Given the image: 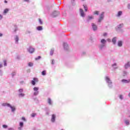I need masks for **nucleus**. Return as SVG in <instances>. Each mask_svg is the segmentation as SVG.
I'll list each match as a JSON object with an SVG mask.
<instances>
[{
	"mask_svg": "<svg viewBox=\"0 0 130 130\" xmlns=\"http://www.w3.org/2000/svg\"><path fill=\"white\" fill-rule=\"evenodd\" d=\"M46 115H49V112H47V113H46Z\"/></svg>",
	"mask_w": 130,
	"mask_h": 130,
	"instance_id": "nucleus-61",
	"label": "nucleus"
},
{
	"mask_svg": "<svg viewBox=\"0 0 130 130\" xmlns=\"http://www.w3.org/2000/svg\"><path fill=\"white\" fill-rule=\"evenodd\" d=\"M123 44V42H122V41L121 40L118 41L117 46H118V47H122Z\"/></svg>",
	"mask_w": 130,
	"mask_h": 130,
	"instance_id": "nucleus-15",
	"label": "nucleus"
},
{
	"mask_svg": "<svg viewBox=\"0 0 130 130\" xmlns=\"http://www.w3.org/2000/svg\"><path fill=\"white\" fill-rule=\"evenodd\" d=\"M123 26H124L123 23H121V24H119L117 26V30H120L121 29V28L123 27Z\"/></svg>",
	"mask_w": 130,
	"mask_h": 130,
	"instance_id": "nucleus-20",
	"label": "nucleus"
},
{
	"mask_svg": "<svg viewBox=\"0 0 130 130\" xmlns=\"http://www.w3.org/2000/svg\"><path fill=\"white\" fill-rule=\"evenodd\" d=\"M107 35H108V34H107V32H104L103 34V36L104 37H106V36H107Z\"/></svg>",
	"mask_w": 130,
	"mask_h": 130,
	"instance_id": "nucleus-43",
	"label": "nucleus"
},
{
	"mask_svg": "<svg viewBox=\"0 0 130 130\" xmlns=\"http://www.w3.org/2000/svg\"><path fill=\"white\" fill-rule=\"evenodd\" d=\"M39 87H35L34 88V91H35L33 93L34 96H37L39 94Z\"/></svg>",
	"mask_w": 130,
	"mask_h": 130,
	"instance_id": "nucleus-6",
	"label": "nucleus"
},
{
	"mask_svg": "<svg viewBox=\"0 0 130 130\" xmlns=\"http://www.w3.org/2000/svg\"><path fill=\"white\" fill-rule=\"evenodd\" d=\"M3 18H4V16H3V15L0 14V21L3 20Z\"/></svg>",
	"mask_w": 130,
	"mask_h": 130,
	"instance_id": "nucleus-49",
	"label": "nucleus"
},
{
	"mask_svg": "<svg viewBox=\"0 0 130 130\" xmlns=\"http://www.w3.org/2000/svg\"><path fill=\"white\" fill-rule=\"evenodd\" d=\"M48 103L49 105H52V101L50 98L48 99Z\"/></svg>",
	"mask_w": 130,
	"mask_h": 130,
	"instance_id": "nucleus-27",
	"label": "nucleus"
},
{
	"mask_svg": "<svg viewBox=\"0 0 130 130\" xmlns=\"http://www.w3.org/2000/svg\"><path fill=\"white\" fill-rule=\"evenodd\" d=\"M122 16V11H119L117 12V14L116 15V17L117 18H120Z\"/></svg>",
	"mask_w": 130,
	"mask_h": 130,
	"instance_id": "nucleus-14",
	"label": "nucleus"
},
{
	"mask_svg": "<svg viewBox=\"0 0 130 130\" xmlns=\"http://www.w3.org/2000/svg\"><path fill=\"white\" fill-rule=\"evenodd\" d=\"M122 83H123V84H128L130 83V79H122L121 80Z\"/></svg>",
	"mask_w": 130,
	"mask_h": 130,
	"instance_id": "nucleus-16",
	"label": "nucleus"
},
{
	"mask_svg": "<svg viewBox=\"0 0 130 130\" xmlns=\"http://www.w3.org/2000/svg\"><path fill=\"white\" fill-rule=\"evenodd\" d=\"M119 98L121 100H122V99H123V96H122V95H120Z\"/></svg>",
	"mask_w": 130,
	"mask_h": 130,
	"instance_id": "nucleus-50",
	"label": "nucleus"
},
{
	"mask_svg": "<svg viewBox=\"0 0 130 130\" xmlns=\"http://www.w3.org/2000/svg\"><path fill=\"white\" fill-rule=\"evenodd\" d=\"M51 64H54V59H52L51 60Z\"/></svg>",
	"mask_w": 130,
	"mask_h": 130,
	"instance_id": "nucleus-46",
	"label": "nucleus"
},
{
	"mask_svg": "<svg viewBox=\"0 0 130 130\" xmlns=\"http://www.w3.org/2000/svg\"><path fill=\"white\" fill-rule=\"evenodd\" d=\"M105 15V12H102L99 15V19L98 20V23H101L103 20H104V17Z\"/></svg>",
	"mask_w": 130,
	"mask_h": 130,
	"instance_id": "nucleus-3",
	"label": "nucleus"
},
{
	"mask_svg": "<svg viewBox=\"0 0 130 130\" xmlns=\"http://www.w3.org/2000/svg\"><path fill=\"white\" fill-rule=\"evenodd\" d=\"M117 37H113L112 39V43H113V45H116V43L117 42Z\"/></svg>",
	"mask_w": 130,
	"mask_h": 130,
	"instance_id": "nucleus-11",
	"label": "nucleus"
},
{
	"mask_svg": "<svg viewBox=\"0 0 130 130\" xmlns=\"http://www.w3.org/2000/svg\"><path fill=\"white\" fill-rule=\"evenodd\" d=\"M127 75V72L126 71H123V77H125Z\"/></svg>",
	"mask_w": 130,
	"mask_h": 130,
	"instance_id": "nucleus-36",
	"label": "nucleus"
},
{
	"mask_svg": "<svg viewBox=\"0 0 130 130\" xmlns=\"http://www.w3.org/2000/svg\"><path fill=\"white\" fill-rule=\"evenodd\" d=\"M3 68V65L2 64H0V68Z\"/></svg>",
	"mask_w": 130,
	"mask_h": 130,
	"instance_id": "nucleus-60",
	"label": "nucleus"
},
{
	"mask_svg": "<svg viewBox=\"0 0 130 130\" xmlns=\"http://www.w3.org/2000/svg\"><path fill=\"white\" fill-rule=\"evenodd\" d=\"M4 3H5V4H8V1H7L6 0H5V1H4Z\"/></svg>",
	"mask_w": 130,
	"mask_h": 130,
	"instance_id": "nucleus-59",
	"label": "nucleus"
},
{
	"mask_svg": "<svg viewBox=\"0 0 130 130\" xmlns=\"http://www.w3.org/2000/svg\"><path fill=\"white\" fill-rule=\"evenodd\" d=\"M106 41H108V42H112V40L110 39H107Z\"/></svg>",
	"mask_w": 130,
	"mask_h": 130,
	"instance_id": "nucleus-45",
	"label": "nucleus"
},
{
	"mask_svg": "<svg viewBox=\"0 0 130 130\" xmlns=\"http://www.w3.org/2000/svg\"><path fill=\"white\" fill-rule=\"evenodd\" d=\"M14 40L15 41V44H19V36L17 35H16L14 36Z\"/></svg>",
	"mask_w": 130,
	"mask_h": 130,
	"instance_id": "nucleus-13",
	"label": "nucleus"
},
{
	"mask_svg": "<svg viewBox=\"0 0 130 130\" xmlns=\"http://www.w3.org/2000/svg\"><path fill=\"white\" fill-rule=\"evenodd\" d=\"M14 32H17V31H18V26H17L16 25H14Z\"/></svg>",
	"mask_w": 130,
	"mask_h": 130,
	"instance_id": "nucleus-30",
	"label": "nucleus"
},
{
	"mask_svg": "<svg viewBox=\"0 0 130 130\" xmlns=\"http://www.w3.org/2000/svg\"><path fill=\"white\" fill-rule=\"evenodd\" d=\"M130 67V63L129 62H127L126 64H125L124 65V68L125 69H128V68H129Z\"/></svg>",
	"mask_w": 130,
	"mask_h": 130,
	"instance_id": "nucleus-23",
	"label": "nucleus"
},
{
	"mask_svg": "<svg viewBox=\"0 0 130 130\" xmlns=\"http://www.w3.org/2000/svg\"><path fill=\"white\" fill-rule=\"evenodd\" d=\"M22 120H23V121H26V118L24 117H22Z\"/></svg>",
	"mask_w": 130,
	"mask_h": 130,
	"instance_id": "nucleus-51",
	"label": "nucleus"
},
{
	"mask_svg": "<svg viewBox=\"0 0 130 130\" xmlns=\"http://www.w3.org/2000/svg\"><path fill=\"white\" fill-rule=\"evenodd\" d=\"M101 44L99 45V48L100 51H103L105 48H106V44L107 41L104 39H102L100 41Z\"/></svg>",
	"mask_w": 130,
	"mask_h": 130,
	"instance_id": "nucleus-1",
	"label": "nucleus"
},
{
	"mask_svg": "<svg viewBox=\"0 0 130 130\" xmlns=\"http://www.w3.org/2000/svg\"><path fill=\"white\" fill-rule=\"evenodd\" d=\"M99 13H100V12L98 11H94L93 12V15H96V16H98V15H99Z\"/></svg>",
	"mask_w": 130,
	"mask_h": 130,
	"instance_id": "nucleus-29",
	"label": "nucleus"
},
{
	"mask_svg": "<svg viewBox=\"0 0 130 130\" xmlns=\"http://www.w3.org/2000/svg\"><path fill=\"white\" fill-rule=\"evenodd\" d=\"M108 3H110V2H111V0H108Z\"/></svg>",
	"mask_w": 130,
	"mask_h": 130,
	"instance_id": "nucleus-63",
	"label": "nucleus"
},
{
	"mask_svg": "<svg viewBox=\"0 0 130 130\" xmlns=\"http://www.w3.org/2000/svg\"><path fill=\"white\" fill-rule=\"evenodd\" d=\"M37 30H38V31H42L43 27H42V26H39L37 27Z\"/></svg>",
	"mask_w": 130,
	"mask_h": 130,
	"instance_id": "nucleus-24",
	"label": "nucleus"
},
{
	"mask_svg": "<svg viewBox=\"0 0 130 130\" xmlns=\"http://www.w3.org/2000/svg\"><path fill=\"white\" fill-rule=\"evenodd\" d=\"M34 100L35 102H36V103H39V101L37 99V98H34Z\"/></svg>",
	"mask_w": 130,
	"mask_h": 130,
	"instance_id": "nucleus-38",
	"label": "nucleus"
},
{
	"mask_svg": "<svg viewBox=\"0 0 130 130\" xmlns=\"http://www.w3.org/2000/svg\"><path fill=\"white\" fill-rule=\"evenodd\" d=\"M63 46L65 50H68V49H69V45L68 44V43H64L63 44Z\"/></svg>",
	"mask_w": 130,
	"mask_h": 130,
	"instance_id": "nucleus-19",
	"label": "nucleus"
},
{
	"mask_svg": "<svg viewBox=\"0 0 130 130\" xmlns=\"http://www.w3.org/2000/svg\"><path fill=\"white\" fill-rule=\"evenodd\" d=\"M23 127L20 126L18 127V130H22L23 129L22 128Z\"/></svg>",
	"mask_w": 130,
	"mask_h": 130,
	"instance_id": "nucleus-55",
	"label": "nucleus"
},
{
	"mask_svg": "<svg viewBox=\"0 0 130 130\" xmlns=\"http://www.w3.org/2000/svg\"><path fill=\"white\" fill-rule=\"evenodd\" d=\"M42 76H45L46 75V71L44 70L42 72Z\"/></svg>",
	"mask_w": 130,
	"mask_h": 130,
	"instance_id": "nucleus-33",
	"label": "nucleus"
},
{
	"mask_svg": "<svg viewBox=\"0 0 130 130\" xmlns=\"http://www.w3.org/2000/svg\"><path fill=\"white\" fill-rule=\"evenodd\" d=\"M36 115H37V114L36 113H32L31 114V117H35V116H36Z\"/></svg>",
	"mask_w": 130,
	"mask_h": 130,
	"instance_id": "nucleus-34",
	"label": "nucleus"
},
{
	"mask_svg": "<svg viewBox=\"0 0 130 130\" xmlns=\"http://www.w3.org/2000/svg\"><path fill=\"white\" fill-rule=\"evenodd\" d=\"M91 20H94V16H93V15H88L86 19V22L89 23Z\"/></svg>",
	"mask_w": 130,
	"mask_h": 130,
	"instance_id": "nucleus-9",
	"label": "nucleus"
},
{
	"mask_svg": "<svg viewBox=\"0 0 130 130\" xmlns=\"http://www.w3.org/2000/svg\"><path fill=\"white\" fill-rule=\"evenodd\" d=\"M9 12H10V9L9 8L5 9L3 11V15H7V14H8Z\"/></svg>",
	"mask_w": 130,
	"mask_h": 130,
	"instance_id": "nucleus-21",
	"label": "nucleus"
},
{
	"mask_svg": "<svg viewBox=\"0 0 130 130\" xmlns=\"http://www.w3.org/2000/svg\"><path fill=\"white\" fill-rule=\"evenodd\" d=\"M23 91L24 90L22 88L19 89L18 95L19 98H24V97H25V93H23Z\"/></svg>",
	"mask_w": 130,
	"mask_h": 130,
	"instance_id": "nucleus-4",
	"label": "nucleus"
},
{
	"mask_svg": "<svg viewBox=\"0 0 130 130\" xmlns=\"http://www.w3.org/2000/svg\"><path fill=\"white\" fill-rule=\"evenodd\" d=\"M82 55H84L86 54V52H83L82 53Z\"/></svg>",
	"mask_w": 130,
	"mask_h": 130,
	"instance_id": "nucleus-57",
	"label": "nucleus"
},
{
	"mask_svg": "<svg viewBox=\"0 0 130 130\" xmlns=\"http://www.w3.org/2000/svg\"><path fill=\"white\" fill-rule=\"evenodd\" d=\"M32 33V31L31 30H27L26 31V34H31Z\"/></svg>",
	"mask_w": 130,
	"mask_h": 130,
	"instance_id": "nucleus-39",
	"label": "nucleus"
},
{
	"mask_svg": "<svg viewBox=\"0 0 130 130\" xmlns=\"http://www.w3.org/2000/svg\"><path fill=\"white\" fill-rule=\"evenodd\" d=\"M53 53H54V48H52L51 49L50 52V55L52 56L53 55Z\"/></svg>",
	"mask_w": 130,
	"mask_h": 130,
	"instance_id": "nucleus-25",
	"label": "nucleus"
},
{
	"mask_svg": "<svg viewBox=\"0 0 130 130\" xmlns=\"http://www.w3.org/2000/svg\"><path fill=\"white\" fill-rule=\"evenodd\" d=\"M19 125L20 126H21L23 127V126H24V123L23 122H20Z\"/></svg>",
	"mask_w": 130,
	"mask_h": 130,
	"instance_id": "nucleus-37",
	"label": "nucleus"
},
{
	"mask_svg": "<svg viewBox=\"0 0 130 130\" xmlns=\"http://www.w3.org/2000/svg\"><path fill=\"white\" fill-rule=\"evenodd\" d=\"M91 26H92V29L93 31H97V30L98 29V27H97V25L94 23H91Z\"/></svg>",
	"mask_w": 130,
	"mask_h": 130,
	"instance_id": "nucleus-8",
	"label": "nucleus"
},
{
	"mask_svg": "<svg viewBox=\"0 0 130 130\" xmlns=\"http://www.w3.org/2000/svg\"><path fill=\"white\" fill-rule=\"evenodd\" d=\"M2 105L3 106V107H10L11 106V104L8 103H3Z\"/></svg>",
	"mask_w": 130,
	"mask_h": 130,
	"instance_id": "nucleus-18",
	"label": "nucleus"
},
{
	"mask_svg": "<svg viewBox=\"0 0 130 130\" xmlns=\"http://www.w3.org/2000/svg\"><path fill=\"white\" fill-rule=\"evenodd\" d=\"M0 37H3V34L0 32Z\"/></svg>",
	"mask_w": 130,
	"mask_h": 130,
	"instance_id": "nucleus-58",
	"label": "nucleus"
},
{
	"mask_svg": "<svg viewBox=\"0 0 130 130\" xmlns=\"http://www.w3.org/2000/svg\"><path fill=\"white\" fill-rule=\"evenodd\" d=\"M27 51L29 52V53H33V52L35 51V48L32 47H29V48H27Z\"/></svg>",
	"mask_w": 130,
	"mask_h": 130,
	"instance_id": "nucleus-10",
	"label": "nucleus"
},
{
	"mask_svg": "<svg viewBox=\"0 0 130 130\" xmlns=\"http://www.w3.org/2000/svg\"><path fill=\"white\" fill-rule=\"evenodd\" d=\"M8 130H15V129H14L13 127H10L8 128Z\"/></svg>",
	"mask_w": 130,
	"mask_h": 130,
	"instance_id": "nucleus-54",
	"label": "nucleus"
},
{
	"mask_svg": "<svg viewBox=\"0 0 130 130\" xmlns=\"http://www.w3.org/2000/svg\"><path fill=\"white\" fill-rule=\"evenodd\" d=\"M124 122H125V124H126L127 125H129V120H128L127 119H125L124 120Z\"/></svg>",
	"mask_w": 130,
	"mask_h": 130,
	"instance_id": "nucleus-28",
	"label": "nucleus"
},
{
	"mask_svg": "<svg viewBox=\"0 0 130 130\" xmlns=\"http://www.w3.org/2000/svg\"><path fill=\"white\" fill-rule=\"evenodd\" d=\"M3 128H8V125H3Z\"/></svg>",
	"mask_w": 130,
	"mask_h": 130,
	"instance_id": "nucleus-44",
	"label": "nucleus"
},
{
	"mask_svg": "<svg viewBox=\"0 0 130 130\" xmlns=\"http://www.w3.org/2000/svg\"><path fill=\"white\" fill-rule=\"evenodd\" d=\"M9 108L11 109V112H15V111H16V108L15 106H12V105H10Z\"/></svg>",
	"mask_w": 130,
	"mask_h": 130,
	"instance_id": "nucleus-22",
	"label": "nucleus"
},
{
	"mask_svg": "<svg viewBox=\"0 0 130 130\" xmlns=\"http://www.w3.org/2000/svg\"><path fill=\"white\" fill-rule=\"evenodd\" d=\"M105 80L107 84H108V87H109L111 89V88H112L113 87L112 81H111V79H110V78L108 76H106L105 77Z\"/></svg>",
	"mask_w": 130,
	"mask_h": 130,
	"instance_id": "nucleus-2",
	"label": "nucleus"
},
{
	"mask_svg": "<svg viewBox=\"0 0 130 130\" xmlns=\"http://www.w3.org/2000/svg\"><path fill=\"white\" fill-rule=\"evenodd\" d=\"M28 66V67H33V63L29 62Z\"/></svg>",
	"mask_w": 130,
	"mask_h": 130,
	"instance_id": "nucleus-41",
	"label": "nucleus"
},
{
	"mask_svg": "<svg viewBox=\"0 0 130 130\" xmlns=\"http://www.w3.org/2000/svg\"><path fill=\"white\" fill-rule=\"evenodd\" d=\"M71 4L72 6H76V0H71Z\"/></svg>",
	"mask_w": 130,
	"mask_h": 130,
	"instance_id": "nucleus-31",
	"label": "nucleus"
},
{
	"mask_svg": "<svg viewBox=\"0 0 130 130\" xmlns=\"http://www.w3.org/2000/svg\"><path fill=\"white\" fill-rule=\"evenodd\" d=\"M0 76H3V71L0 70Z\"/></svg>",
	"mask_w": 130,
	"mask_h": 130,
	"instance_id": "nucleus-53",
	"label": "nucleus"
},
{
	"mask_svg": "<svg viewBox=\"0 0 130 130\" xmlns=\"http://www.w3.org/2000/svg\"><path fill=\"white\" fill-rule=\"evenodd\" d=\"M23 2L25 3H30V0H23Z\"/></svg>",
	"mask_w": 130,
	"mask_h": 130,
	"instance_id": "nucleus-52",
	"label": "nucleus"
},
{
	"mask_svg": "<svg viewBox=\"0 0 130 130\" xmlns=\"http://www.w3.org/2000/svg\"><path fill=\"white\" fill-rule=\"evenodd\" d=\"M16 75V72H13L11 73V76L12 78H14L15 77V75Z\"/></svg>",
	"mask_w": 130,
	"mask_h": 130,
	"instance_id": "nucleus-35",
	"label": "nucleus"
},
{
	"mask_svg": "<svg viewBox=\"0 0 130 130\" xmlns=\"http://www.w3.org/2000/svg\"><path fill=\"white\" fill-rule=\"evenodd\" d=\"M116 66H117L116 63H115L112 65V67L113 68V69H114L115 70H116V69H117V68L116 67Z\"/></svg>",
	"mask_w": 130,
	"mask_h": 130,
	"instance_id": "nucleus-32",
	"label": "nucleus"
},
{
	"mask_svg": "<svg viewBox=\"0 0 130 130\" xmlns=\"http://www.w3.org/2000/svg\"><path fill=\"white\" fill-rule=\"evenodd\" d=\"M41 58V56H39L38 57L36 58V60H38V59H40Z\"/></svg>",
	"mask_w": 130,
	"mask_h": 130,
	"instance_id": "nucleus-47",
	"label": "nucleus"
},
{
	"mask_svg": "<svg viewBox=\"0 0 130 130\" xmlns=\"http://www.w3.org/2000/svg\"><path fill=\"white\" fill-rule=\"evenodd\" d=\"M127 8L128 10H130V3L127 4Z\"/></svg>",
	"mask_w": 130,
	"mask_h": 130,
	"instance_id": "nucleus-48",
	"label": "nucleus"
},
{
	"mask_svg": "<svg viewBox=\"0 0 130 130\" xmlns=\"http://www.w3.org/2000/svg\"><path fill=\"white\" fill-rule=\"evenodd\" d=\"M59 15V12L58 11H54V12L52 13V16L53 17H56Z\"/></svg>",
	"mask_w": 130,
	"mask_h": 130,
	"instance_id": "nucleus-17",
	"label": "nucleus"
},
{
	"mask_svg": "<svg viewBox=\"0 0 130 130\" xmlns=\"http://www.w3.org/2000/svg\"><path fill=\"white\" fill-rule=\"evenodd\" d=\"M83 7L84 8L85 12H88V6L86 5H83Z\"/></svg>",
	"mask_w": 130,
	"mask_h": 130,
	"instance_id": "nucleus-26",
	"label": "nucleus"
},
{
	"mask_svg": "<svg viewBox=\"0 0 130 130\" xmlns=\"http://www.w3.org/2000/svg\"><path fill=\"white\" fill-rule=\"evenodd\" d=\"M20 83L21 84H23L24 83V81H21L20 82Z\"/></svg>",
	"mask_w": 130,
	"mask_h": 130,
	"instance_id": "nucleus-56",
	"label": "nucleus"
},
{
	"mask_svg": "<svg viewBox=\"0 0 130 130\" xmlns=\"http://www.w3.org/2000/svg\"><path fill=\"white\" fill-rule=\"evenodd\" d=\"M81 2H85V1H86V0H81Z\"/></svg>",
	"mask_w": 130,
	"mask_h": 130,
	"instance_id": "nucleus-64",
	"label": "nucleus"
},
{
	"mask_svg": "<svg viewBox=\"0 0 130 130\" xmlns=\"http://www.w3.org/2000/svg\"><path fill=\"white\" fill-rule=\"evenodd\" d=\"M56 120V115L52 114L51 115V122H52V123H54Z\"/></svg>",
	"mask_w": 130,
	"mask_h": 130,
	"instance_id": "nucleus-7",
	"label": "nucleus"
},
{
	"mask_svg": "<svg viewBox=\"0 0 130 130\" xmlns=\"http://www.w3.org/2000/svg\"><path fill=\"white\" fill-rule=\"evenodd\" d=\"M4 63L5 67H7V60H4Z\"/></svg>",
	"mask_w": 130,
	"mask_h": 130,
	"instance_id": "nucleus-42",
	"label": "nucleus"
},
{
	"mask_svg": "<svg viewBox=\"0 0 130 130\" xmlns=\"http://www.w3.org/2000/svg\"><path fill=\"white\" fill-rule=\"evenodd\" d=\"M79 15L82 18H85L86 17V13L82 8L79 9Z\"/></svg>",
	"mask_w": 130,
	"mask_h": 130,
	"instance_id": "nucleus-5",
	"label": "nucleus"
},
{
	"mask_svg": "<svg viewBox=\"0 0 130 130\" xmlns=\"http://www.w3.org/2000/svg\"><path fill=\"white\" fill-rule=\"evenodd\" d=\"M128 97H129V98H130V92H129V93H128Z\"/></svg>",
	"mask_w": 130,
	"mask_h": 130,
	"instance_id": "nucleus-62",
	"label": "nucleus"
},
{
	"mask_svg": "<svg viewBox=\"0 0 130 130\" xmlns=\"http://www.w3.org/2000/svg\"><path fill=\"white\" fill-rule=\"evenodd\" d=\"M39 22L40 25H42L43 24V22H42V20L41 19H39Z\"/></svg>",
	"mask_w": 130,
	"mask_h": 130,
	"instance_id": "nucleus-40",
	"label": "nucleus"
},
{
	"mask_svg": "<svg viewBox=\"0 0 130 130\" xmlns=\"http://www.w3.org/2000/svg\"><path fill=\"white\" fill-rule=\"evenodd\" d=\"M38 82V79L36 78H34V80H32L31 81V84L33 85V86H35V84L36 83Z\"/></svg>",
	"mask_w": 130,
	"mask_h": 130,
	"instance_id": "nucleus-12",
	"label": "nucleus"
}]
</instances>
